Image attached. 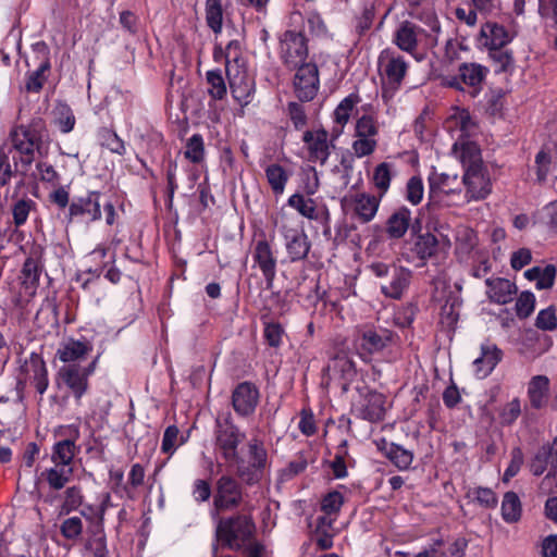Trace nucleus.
<instances>
[{
    "label": "nucleus",
    "instance_id": "nucleus-1",
    "mask_svg": "<svg viewBox=\"0 0 557 557\" xmlns=\"http://www.w3.org/2000/svg\"><path fill=\"white\" fill-rule=\"evenodd\" d=\"M45 132L46 123L41 117H34L27 125H20L11 132L12 148L0 149V186H4L13 175L10 153L13 152L14 171L25 175L35 160V151L40 148Z\"/></svg>",
    "mask_w": 557,
    "mask_h": 557
},
{
    "label": "nucleus",
    "instance_id": "nucleus-2",
    "mask_svg": "<svg viewBox=\"0 0 557 557\" xmlns=\"http://www.w3.org/2000/svg\"><path fill=\"white\" fill-rule=\"evenodd\" d=\"M101 194L99 191H88L84 197H75L70 201V191L67 186H58L52 190L48 200L59 210H65L64 220L66 224L74 221H83L86 223L95 222L101 219Z\"/></svg>",
    "mask_w": 557,
    "mask_h": 557
},
{
    "label": "nucleus",
    "instance_id": "nucleus-3",
    "mask_svg": "<svg viewBox=\"0 0 557 557\" xmlns=\"http://www.w3.org/2000/svg\"><path fill=\"white\" fill-rule=\"evenodd\" d=\"M428 208L430 211L457 206L462 200V190L457 174L438 173L433 169L428 177Z\"/></svg>",
    "mask_w": 557,
    "mask_h": 557
},
{
    "label": "nucleus",
    "instance_id": "nucleus-4",
    "mask_svg": "<svg viewBox=\"0 0 557 557\" xmlns=\"http://www.w3.org/2000/svg\"><path fill=\"white\" fill-rule=\"evenodd\" d=\"M255 530L256 525L250 516L235 515L219 520L215 535L223 546L239 550L252 539Z\"/></svg>",
    "mask_w": 557,
    "mask_h": 557
},
{
    "label": "nucleus",
    "instance_id": "nucleus-5",
    "mask_svg": "<svg viewBox=\"0 0 557 557\" xmlns=\"http://www.w3.org/2000/svg\"><path fill=\"white\" fill-rule=\"evenodd\" d=\"M368 268L373 275L383 280L380 284L381 293L391 299H400L412 278L409 269L394 263L373 262Z\"/></svg>",
    "mask_w": 557,
    "mask_h": 557
},
{
    "label": "nucleus",
    "instance_id": "nucleus-6",
    "mask_svg": "<svg viewBox=\"0 0 557 557\" xmlns=\"http://www.w3.org/2000/svg\"><path fill=\"white\" fill-rule=\"evenodd\" d=\"M215 446L226 462H239L238 445L245 440V433L233 423L231 413L215 420Z\"/></svg>",
    "mask_w": 557,
    "mask_h": 557
},
{
    "label": "nucleus",
    "instance_id": "nucleus-7",
    "mask_svg": "<svg viewBox=\"0 0 557 557\" xmlns=\"http://www.w3.org/2000/svg\"><path fill=\"white\" fill-rule=\"evenodd\" d=\"M245 498L242 483L232 475L223 474L215 482L213 508L218 513L243 505Z\"/></svg>",
    "mask_w": 557,
    "mask_h": 557
},
{
    "label": "nucleus",
    "instance_id": "nucleus-8",
    "mask_svg": "<svg viewBox=\"0 0 557 557\" xmlns=\"http://www.w3.org/2000/svg\"><path fill=\"white\" fill-rule=\"evenodd\" d=\"M308 45L304 34L295 30H286L280 39V58L289 70H296L307 63Z\"/></svg>",
    "mask_w": 557,
    "mask_h": 557
},
{
    "label": "nucleus",
    "instance_id": "nucleus-9",
    "mask_svg": "<svg viewBox=\"0 0 557 557\" xmlns=\"http://www.w3.org/2000/svg\"><path fill=\"white\" fill-rule=\"evenodd\" d=\"M251 258L253 267L261 271L267 288L272 289L276 276L277 258L272 245L264 236L255 242Z\"/></svg>",
    "mask_w": 557,
    "mask_h": 557
},
{
    "label": "nucleus",
    "instance_id": "nucleus-10",
    "mask_svg": "<svg viewBox=\"0 0 557 557\" xmlns=\"http://www.w3.org/2000/svg\"><path fill=\"white\" fill-rule=\"evenodd\" d=\"M423 38H426L431 46L436 45V38L426 34L422 27L412 22L404 21L396 29L393 37V42L401 51L413 55L417 60H421V58L416 55V51Z\"/></svg>",
    "mask_w": 557,
    "mask_h": 557
},
{
    "label": "nucleus",
    "instance_id": "nucleus-11",
    "mask_svg": "<svg viewBox=\"0 0 557 557\" xmlns=\"http://www.w3.org/2000/svg\"><path fill=\"white\" fill-rule=\"evenodd\" d=\"M99 358L100 354L87 367L78 363L62 366L58 371V380L70 388L77 399L81 398L87 389V377L95 370Z\"/></svg>",
    "mask_w": 557,
    "mask_h": 557
},
{
    "label": "nucleus",
    "instance_id": "nucleus-12",
    "mask_svg": "<svg viewBox=\"0 0 557 557\" xmlns=\"http://www.w3.org/2000/svg\"><path fill=\"white\" fill-rule=\"evenodd\" d=\"M302 141L305 143L308 161L318 162L324 165L331 154V150L334 146V138L329 139V132L324 128L309 129L302 135Z\"/></svg>",
    "mask_w": 557,
    "mask_h": 557
},
{
    "label": "nucleus",
    "instance_id": "nucleus-13",
    "mask_svg": "<svg viewBox=\"0 0 557 557\" xmlns=\"http://www.w3.org/2000/svg\"><path fill=\"white\" fill-rule=\"evenodd\" d=\"M226 76L233 98L242 106H248L255 95V79L246 67L228 66Z\"/></svg>",
    "mask_w": 557,
    "mask_h": 557
},
{
    "label": "nucleus",
    "instance_id": "nucleus-14",
    "mask_svg": "<svg viewBox=\"0 0 557 557\" xmlns=\"http://www.w3.org/2000/svg\"><path fill=\"white\" fill-rule=\"evenodd\" d=\"M377 62L381 74L386 78L387 84L393 89H397L408 70L404 57L387 48L380 53Z\"/></svg>",
    "mask_w": 557,
    "mask_h": 557
},
{
    "label": "nucleus",
    "instance_id": "nucleus-15",
    "mask_svg": "<svg viewBox=\"0 0 557 557\" xmlns=\"http://www.w3.org/2000/svg\"><path fill=\"white\" fill-rule=\"evenodd\" d=\"M294 88L301 101L312 100L319 90V71L314 63L307 62L296 69Z\"/></svg>",
    "mask_w": 557,
    "mask_h": 557
},
{
    "label": "nucleus",
    "instance_id": "nucleus-16",
    "mask_svg": "<svg viewBox=\"0 0 557 557\" xmlns=\"http://www.w3.org/2000/svg\"><path fill=\"white\" fill-rule=\"evenodd\" d=\"M94 350V344L86 336L79 338L67 337L60 344L55 352V358L64 364L78 363L85 360Z\"/></svg>",
    "mask_w": 557,
    "mask_h": 557
},
{
    "label": "nucleus",
    "instance_id": "nucleus-17",
    "mask_svg": "<svg viewBox=\"0 0 557 557\" xmlns=\"http://www.w3.org/2000/svg\"><path fill=\"white\" fill-rule=\"evenodd\" d=\"M410 231L412 235L420 232V222H412L411 210L405 206L397 208L385 222V233L389 239H400Z\"/></svg>",
    "mask_w": 557,
    "mask_h": 557
},
{
    "label": "nucleus",
    "instance_id": "nucleus-18",
    "mask_svg": "<svg viewBox=\"0 0 557 557\" xmlns=\"http://www.w3.org/2000/svg\"><path fill=\"white\" fill-rule=\"evenodd\" d=\"M462 183L466 186L467 201L482 200L492 191L491 178L485 168L465 171Z\"/></svg>",
    "mask_w": 557,
    "mask_h": 557
},
{
    "label": "nucleus",
    "instance_id": "nucleus-19",
    "mask_svg": "<svg viewBox=\"0 0 557 557\" xmlns=\"http://www.w3.org/2000/svg\"><path fill=\"white\" fill-rule=\"evenodd\" d=\"M259 403V391L251 382L239 383L232 393V406L240 417L251 416Z\"/></svg>",
    "mask_w": 557,
    "mask_h": 557
},
{
    "label": "nucleus",
    "instance_id": "nucleus-20",
    "mask_svg": "<svg viewBox=\"0 0 557 557\" xmlns=\"http://www.w3.org/2000/svg\"><path fill=\"white\" fill-rule=\"evenodd\" d=\"M85 516L88 521V525L86 528L87 533L90 534L87 541V547L94 550L95 557H104V499L99 503L95 512L90 516Z\"/></svg>",
    "mask_w": 557,
    "mask_h": 557
},
{
    "label": "nucleus",
    "instance_id": "nucleus-21",
    "mask_svg": "<svg viewBox=\"0 0 557 557\" xmlns=\"http://www.w3.org/2000/svg\"><path fill=\"white\" fill-rule=\"evenodd\" d=\"M393 337L394 334L389 330L367 327L360 332L359 348L364 354L373 355L386 348Z\"/></svg>",
    "mask_w": 557,
    "mask_h": 557
},
{
    "label": "nucleus",
    "instance_id": "nucleus-22",
    "mask_svg": "<svg viewBox=\"0 0 557 557\" xmlns=\"http://www.w3.org/2000/svg\"><path fill=\"white\" fill-rule=\"evenodd\" d=\"M458 72L463 85L468 87L467 92L471 98H474L481 92L490 71L479 63L463 62L459 65Z\"/></svg>",
    "mask_w": 557,
    "mask_h": 557
},
{
    "label": "nucleus",
    "instance_id": "nucleus-23",
    "mask_svg": "<svg viewBox=\"0 0 557 557\" xmlns=\"http://www.w3.org/2000/svg\"><path fill=\"white\" fill-rule=\"evenodd\" d=\"M32 48L38 54H41L44 60L40 62L37 70L27 74L25 89L28 92H39L47 79L46 72L51 67L49 59V48L45 41H38L32 45Z\"/></svg>",
    "mask_w": 557,
    "mask_h": 557
},
{
    "label": "nucleus",
    "instance_id": "nucleus-24",
    "mask_svg": "<svg viewBox=\"0 0 557 557\" xmlns=\"http://www.w3.org/2000/svg\"><path fill=\"white\" fill-rule=\"evenodd\" d=\"M66 431L67 437L54 443L51 459L54 465L69 468L77 451L75 442L78 437V430L70 426Z\"/></svg>",
    "mask_w": 557,
    "mask_h": 557
},
{
    "label": "nucleus",
    "instance_id": "nucleus-25",
    "mask_svg": "<svg viewBox=\"0 0 557 557\" xmlns=\"http://www.w3.org/2000/svg\"><path fill=\"white\" fill-rule=\"evenodd\" d=\"M356 412L358 418L369 422L382 421L385 416V396L376 391H369Z\"/></svg>",
    "mask_w": 557,
    "mask_h": 557
},
{
    "label": "nucleus",
    "instance_id": "nucleus-26",
    "mask_svg": "<svg viewBox=\"0 0 557 557\" xmlns=\"http://www.w3.org/2000/svg\"><path fill=\"white\" fill-rule=\"evenodd\" d=\"M486 296L491 302L507 305L512 301L518 292L516 284L507 278L491 277L485 280Z\"/></svg>",
    "mask_w": 557,
    "mask_h": 557
},
{
    "label": "nucleus",
    "instance_id": "nucleus-27",
    "mask_svg": "<svg viewBox=\"0 0 557 557\" xmlns=\"http://www.w3.org/2000/svg\"><path fill=\"white\" fill-rule=\"evenodd\" d=\"M549 141L543 146L535 157L536 175L540 182H544L550 171L552 150L557 149V119L548 123Z\"/></svg>",
    "mask_w": 557,
    "mask_h": 557
},
{
    "label": "nucleus",
    "instance_id": "nucleus-28",
    "mask_svg": "<svg viewBox=\"0 0 557 557\" xmlns=\"http://www.w3.org/2000/svg\"><path fill=\"white\" fill-rule=\"evenodd\" d=\"M285 248L290 262L301 261L307 258L311 243L304 231L288 230L284 234Z\"/></svg>",
    "mask_w": 557,
    "mask_h": 557
},
{
    "label": "nucleus",
    "instance_id": "nucleus-29",
    "mask_svg": "<svg viewBox=\"0 0 557 557\" xmlns=\"http://www.w3.org/2000/svg\"><path fill=\"white\" fill-rule=\"evenodd\" d=\"M530 469L535 476L542 475L547 469L553 472L557 470V436L552 446L543 445L539 448L530 463Z\"/></svg>",
    "mask_w": 557,
    "mask_h": 557
},
{
    "label": "nucleus",
    "instance_id": "nucleus-30",
    "mask_svg": "<svg viewBox=\"0 0 557 557\" xmlns=\"http://www.w3.org/2000/svg\"><path fill=\"white\" fill-rule=\"evenodd\" d=\"M503 358V351L493 343L486 342L481 345V356L473 361L478 375L486 377Z\"/></svg>",
    "mask_w": 557,
    "mask_h": 557
},
{
    "label": "nucleus",
    "instance_id": "nucleus-31",
    "mask_svg": "<svg viewBox=\"0 0 557 557\" xmlns=\"http://www.w3.org/2000/svg\"><path fill=\"white\" fill-rule=\"evenodd\" d=\"M512 37L507 29L497 23L487 22L480 30V42L490 49L505 48L511 41Z\"/></svg>",
    "mask_w": 557,
    "mask_h": 557
},
{
    "label": "nucleus",
    "instance_id": "nucleus-32",
    "mask_svg": "<svg viewBox=\"0 0 557 557\" xmlns=\"http://www.w3.org/2000/svg\"><path fill=\"white\" fill-rule=\"evenodd\" d=\"M437 246L436 236L430 232L418 234L411 242H406L409 251L423 262L436 255Z\"/></svg>",
    "mask_w": 557,
    "mask_h": 557
},
{
    "label": "nucleus",
    "instance_id": "nucleus-33",
    "mask_svg": "<svg viewBox=\"0 0 557 557\" xmlns=\"http://www.w3.org/2000/svg\"><path fill=\"white\" fill-rule=\"evenodd\" d=\"M381 197L369 194H357L352 198V210L358 220L362 223L372 221L377 212Z\"/></svg>",
    "mask_w": 557,
    "mask_h": 557
},
{
    "label": "nucleus",
    "instance_id": "nucleus-34",
    "mask_svg": "<svg viewBox=\"0 0 557 557\" xmlns=\"http://www.w3.org/2000/svg\"><path fill=\"white\" fill-rule=\"evenodd\" d=\"M528 398L533 409H542L547 405L549 379L546 375H535L528 384Z\"/></svg>",
    "mask_w": 557,
    "mask_h": 557
},
{
    "label": "nucleus",
    "instance_id": "nucleus-35",
    "mask_svg": "<svg viewBox=\"0 0 557 557\" xmlns=\"http://www.w3.org/2000/svg\"><path fill=\"white\" fill-rule=\"evenodd\" d=\"M380 449L384 451V455L400 470L408 469L412 463L413 453L398 444L383 441V445Z\"/></svg>",
    "mask_w": 557,
    "mask_h": 557
},
{
    "label": "nucleus",
    "instance_id": "nucleus-36",
    "mask_svg": "<svg viewBox=\"0 0 557 557\" xmlns=\"http://www.w3.org/2000/svg\"><path fill=\"white\" fill-rule=\"evenodd\" d=\"M213 57L215 60L220 58L225 59V70L228 69V66L245 67V62L242 57V44L238 40H231L224 50L222 47L216 46L213 51Z\"/></svg>",
    "mask_w": 557,
    "mask_h": 557
},
{
    "label": "nucleus",
    "instance_id": "nucleus-37",
    "mask_svg": "<svg viewBox=\"0 0 557 557\" xmlns=\"http://www.w3.org/2000/svg\"><path fill=\"white\" fill-rule=\"evenodd\" d=\"M52 113L53 123L61 133L67 134L74 129L76 119L72 108L66 102L59 101Z\"/></svg>",
    "mask_w": 557,
    "mask_h": 557
},
{
    "label": "nucleus",
    "instance_id": "nucleus-38",
    "mask_svg": "<svg viewBox=\"0 0 557 557\" xmlns=\"http://www.w3.org/2000/svg\"><path fill=\"white\" fill-rule=\"evenodd\" d=\"M29 362L33 371V381L36 391L42 395L49 385L48 370L42 357L36 352H32Z\"/></svg>",
    "mask_w": 557,
    "mask_h": 557
},
{
    "label": "nucleus",
    "instance_id": "nucleus-39",
    "mask_svg": "<svg viewBox=\"0 0 557 557\" xmlns=\"http://www.w3.org/2000/svg\"><path fill=\"white\" fill-rule=\"evenodd\" d=\"M265 177L272 191L275 195H282L289 175L282 165L272 163L265 168Z\"/></svg>",
    "mask_w": 557,
    "mask_h": 557
},
{
    "label": "nucleus",
    "instance_id": "nucleus-40",
    "mask_svg": "<svg viewBox=\"0 0 557 557\" xmlns=\"http://www.w3.org/2000/svg\"><path fill=\"white\" fill-rule=\"evenodd\" d=\"M460 161L465 171L484 168L481 150L473 141H467L461 145Z\"/></svg>",
    "mask_w": 557,
    "mask_h": 557
},
{
    "label": "nucleus",
    "instance_id": "nucleus-41",
    "mask_svg": "<svg viewBox=\"0 0 557 557\" xmlns=\"http://www.w3.org/2000/svg\"><path fill=\"white\" fill-rule=\"evenodd\" d=\"M73 473V469L71 467L64 466H54L53 468L47 469L41 473V476L46 479L49 486L52 490L59 491L63 488L66 483L70 481Z\"/></svg>",
    "mask_w": 557,
    "mask_h": 557
},
{
    "label": "nucleus",
    "instance_id": "nucleus-42",
    "mask_svg": "<svg viewBox=\"0 0 557 557\" xmlns=\"http://www.w3.org/2000/svg\"><path fill=\"white\" fill-rule=\"evenodd\" d=\"M394 165L388 162L377 164L373 171V184L380 191V197L384 196L391 186V181L394 175Z\"/></svg>",
    "mask_w": 557,
    "mask_h": 557
},
{
    "label": "nucleus",
    "instance_id": "nucleus-43",
    "mask_svg": "<svg viewBox=\"0 0 557 557\" xmlns=\"http://www.w3.org/2000/svg\"><path fill=\"white\" fill-rule=\"evenodd\" d=\"M287 205L309 220L318 219L317 205L311 198H305L304 195L296 193L288 198Z\"/></svg>",
    "mask_w": 557,
    "mask_h": 557
},
{
    "label": "nucleus",
    "instance_id": "nucleus-44",
    "mask_svg": "<svg viewBox=\"0 0 557 557\" xmlns=\"http://www.w3.org/2000/svg\"><path fill=\"white\" fill-rule=\"evenodd\" d=\"M206 22L208 27L214 33L220 34L223 25V8L221 0L206 1Z\"/></svg>",
    "mask_w": 557,
    "mask_h": 557
},
{
    "label": "nucleus",
    "instance_id": "nucleus-45",
    "mask_svg": "<svg viewBox=\"0 0 557 557\" xmlns=\"http://www.w3.org/2000/svg\"><path fill=\"white\" fill-rule=\"evenodd\" d=\"M326 369L341 374L345 380H351L356 375L355 362L344 352L337 354Z\"/></svg>",
    "mask_w": 557,
    "mask_h": 557
},
{
    "label": "nucleus",
    "instance_id": "nucleus-46",
    "mask_svg": "<svg viewBox=\"0 0 557 557\" xmlns=\"http://www.w3.org/2000/svg\"><path fill=\"white\" fill-rule=\"evenodd\" d=\"M502 516L506 522L512 523L520 519L521 503L515 492H507L502 503Z\"/></svg>",
    "mask_w": 557,
    "mask_h": 557
},
{
    "label": "nucleus",
    "instance_id": "nucleus-47",
    "mask_svg": "<svg viewBox=\"0 0 557 557\" xmlns=\"http://www.w3.org/2000/svg\"><path fill=\"white\" fill-rule=\"evenodd\" d=\"M237 465L236 474L237 476L248 486L258 484L262 478L264 470L251 465L244 463V460L239 457V462H235Z\"/></svg>",
    "mask_w": 557,
    "mask_h": 557
},
{
    "label": "nucleus",
    "instance_id": "nucleus-48",
    "mask_svg": "<svg viewBox=\"0 0 557 557\" xmlns=\"http://www.w3.org/2000/svg\"><path fill=\"white\" fill-rule=\"evenodd\" d=\"M41 268L36 259L28 257L22 268L23 285L26 288H36L39 283Z\"/></svg>",
    "mask_w": 557,
    "mask_h": 557
},
{
    "label": "nucleus",
    "instance_id": "nucleus-49",
    "mask_svg": "<svg viewBox=\"0 0 557 557\" xmlns=\"http://www.w3.org/2000/svg\"><path fill=\"white\" fill-rule=\"evenodd\" d=\"M490 58L496 64V73H506L513 70L515 60L512 52L504 48L490 49Z\"/></svg>",
    "mask_w": 557,
    "mask_h": 557
},
{
    "label": "nucleus",
    "instance_id": "nucleus-50",
    "mask_svg": "<svg viewBox=\"0 0 557 557\" xmlns=\"http://www.w3.org/2000/svg\"><path fill=\"white\" fill-rule=\"evenodd\" d=\"M521 414V400L515 397L498 410L499 423L504 426L512 425Z\"/></svg>",
    "mask_w": 557,
    "mask_h": 557
},
{
    "label": "nucleus",
    "instance_id": "nucleus-51",
    "mask_svg": "<svg viewBox=\"0 0 557 557\" xmlns=\"http://www.w3.org/2000/svg\"><path fill=\"white\" fill-rule=\"evenodd\" d=\"M359 102L360 97L357 94H350L344 98L334 111L335 122L341 125H345L349 121L354 108Z\"/></svg>",
    "mask_w": 557,
    "mask_h": 557
},
{
    "label": "nucleus",
    "instance_id": "nucleus-52",
    "mask_svg": "<svg viewBox=\"0 0 557 557\" xmlns=\"http://www.w3.org/2000/svg\"><path fill=\"white\" fill-rule=\"evenodd\" d=\"M207 83L210 86L208 88L209 95L216 100H221L226 96V85L222 76L221 70L208 71Z\"/></svg>",
    "mask_w": 557,
    "mask_h": 557
},
{
    "label": "nucleus",
    "instance_id": "nucleus-53",
    "mask_svg": "<svg viewBox=\"0 0 557 557\" xmlns=\"http://www.w3.org/2000/svg\"><path fill=\"white\" fill-rule=\"evenodd\" d=\"M185 440L183 436L180 437V430L176 425H169L164 433L161 444V451L169 456H172L177 447L184 444Z\"/></svg>",
    "mask_w": 557,
    "mask_h": 557
},
{
    "label": "nucleus",
    "instance_id": "nucleus-54",
    "mask_svg": "<svg viewBox=\"0 0 557 557\" xmlns=\"http://www.w3.org/2000/svg\"><path fill=\"white\" fill-rule=\"evenodd\" d=\"M379 134V126L372 115L363 114L356 121L355 137L375 138Z\"/></svg>",
    "mask_w": 557,
    "mask_h": 557
},
{
    "label": "nucleus",
    "instance_id": "nucleus-55",
    "mask_svg": "<svg viewBox=\"0 0 557 557\" xmlns=\"http://www.w3.org/2000/svg\"><path fill=\"white\" fill-rule=\"evenodd\" d=\"M249 463L264 470L268 460V454L263 443L258 438H252L248 443Z\"/></svg>",
    "mask_w": 557,
    "mask_h": 557
},
{
    "label": "nucleus",
    "instance_id": "nucleus-56",
    "mask_svg": "<svg viewBox=\"0 0 557 557\" xmlns=\"http://www.w3.org/2000/svg\"><path fill=\"white\" fill-rule=\"evenodd\" d=\"M374 15V4L370 1H364L361 4L359 14L356 15V29L360 35L370 29Z\"/></svg>",
    "mask_w": 557,
    "mask_h": 557
},
{
    "label": "nucleus",
    "instance_id": "nucleus-57",
    "mask_svg": "<svg viewBox=\"0 0 557 557\" xmlns=\"http://www.w3.org/2000/svg\"><path fill=\"white\" fill-rule=\"evenodd\" d=\"M203 152L205 147L201 135H193L186 144L185 158L194 163H199L203 159Z\"/></svg>",
    "mask_w": 557,
    "mask_h": 557
},
{
    "label": "nucleus",
    "instance_id": "nucleus-58",
    "mask_svg": "<svg viewBox=\"0 0 557 557\" xmlns=\"http://www.w3.org/2000/svg\"><path fill=\"white\" fill-rule=\"evenodd\" d=\"M535 297L531 292H522L516 301V314L520 319H525L534 311Z\"/></svg>",
    "mask_w": 557,
    "mask_h": 557
},
{
    "label": "nucleus",
    "instance_id": "nucleus-59",
    "mask_svg": "<svg viewBox=\"0 0 557 557\" xmlns=\"http://www.w3.org/2000/svg\"><path fill=\"white\" fill-rule=\"evenodd\" d=\"M308 466V458L305 453L300 451L296 457L282 470V478L290 480L299 473L304 472Z\"/></svg>",
    "mask_w": 557,
    "mask_h": 557
},
{
    "label": "nucleus",
    "instance_id": "nucleus-60",
    "mask_svg": "<svg viewBox=\"0 0 557 557\" xmlns=\"http://www.w3.org/2000/svg\"><path fill=\"white\" fill-rule=\"evenodd\" d=\"M535 326L542 331H554L557 329L556 310L553 306L537 313Z\"/></svg>",
    "mask_w": 557,
    "mask_h": 557
},
{
    "label": "nucleus",
    "instance_id": "nucleus-61",
    "mask_svg": "<svg viewBox=\"0 0 557 557\" xmlns=\"http://www.w3.org/2000/svg\"><path fill=\"white\" fill-rule=\"evenodd\" d=\"M423 183L421 177L412 176L408 180L406 185V199L413 206L421 202L423 198Z\"/></svg>",
    "mask_w": 557,
    "mask_h": 557
},
{
    "label": "nucleus",
    "instance_id": "nucleus-62",
    "mask_svg": "<svg viewBox=\"0 0 557 557\" xmlns=\"http://www.w3.org/2000/svg\"><path fill=\"white\" fill-rule=\"evenodd\" d=\"M104 437L102 435V430H91L90 437L86 444L87 454L91 458H101L104 453Z\"/></svg>",
    "mask_w": 557,
    "mask_h": 557
},
{
    "label": "nucleus",
    "instance_id": "nucleus-63",
    "mask_svg": "<svg viewBox=\"0 0 557 557\" xmlns=\"http://www.w3.org/2000/svg\"><path fill=\"white\" fill-rule=\"evenodd\" d=\"M344 504V496L337 491L327 493L321 500V510L326 515L338 513Z\"/></svg>",
    "mask_w": 557,
    "mask_h": 557
},
{
    "label": "nucleus",
    "instance_id": "nucleus-64",
    "mask_svg": "<svg viewBox=\"0 0 557 557\" xmlns=\"http://www.w3.org/2000/svg\"><path fill=\"white\" fill-rule=\"evenodd\" d=\"M377 147V140L375 138L370 137H356L354 140L351 148L354 153L358 158H363L372 154Z\"/></svg>",
    "mask_w": 557,
    "mask_h": 557
}]
</instances>
